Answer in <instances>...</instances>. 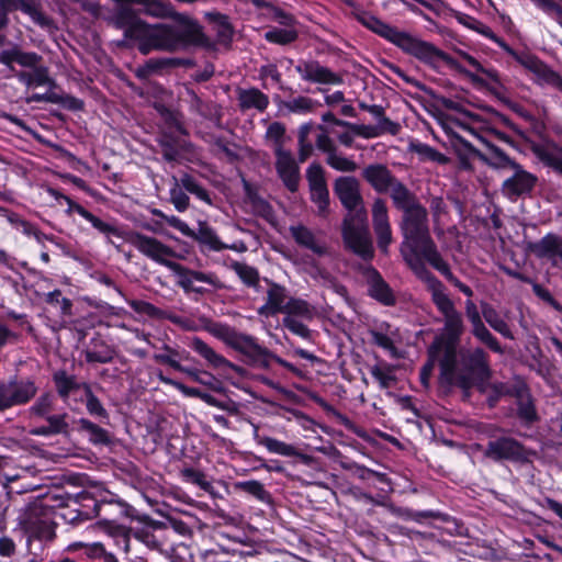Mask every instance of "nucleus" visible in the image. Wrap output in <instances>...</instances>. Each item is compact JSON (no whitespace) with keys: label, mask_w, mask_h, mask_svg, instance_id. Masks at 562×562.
<instances>
[{"label":"nucleus","mask_w":562,"mask_h":562,"mask_svg":"<svg viewBox=\"0 0 562 562\" xmlns=\"http://www.w3.org/2000/svg\"><path fill=\"white\" fill-rule=\"evenodd\" d=\"M362 177L375 192L389 193L393 204L409 191L407 186L382 164L367 166L362 170Z\"/></svg>","instance_id":"obj_8"},{"label":"nucleus","mask_w":562,"mask_h":562,"mask_svg":"<svg viewBox=\"0 0 562 562\" xmlns=\"http://www.w3.org/2000/svg\"><path fill=\"white\" fill-rule=\"evenodd\" d=\"M560 246H562V237L553 233H548L540 240L528 241L526 244V250L539 259H553L558 256Z\"/></svg>","instance_id":"obj_23"},{"label":"nucleus","mask_w":562,"mask_h":562,"mask_svg":"<svg viewBox=\"0 0 562 562\" xmlns=\"http://www.w3.org/2000/svg\"><path fill=\"white\" fill-rule=\"evenodd\" d=\"M254 439L261 446L266 447L271 453L280 454L283 457H296L300 456L296 448L286 442L280 441L272 437H262L258 434V429H255Z\"/></svg>","instance_id":"obj_34"},{"label":"nucleus","mask_w":562,"mask_h":562,"mask_svg":"<svg viewBox=\"0 0 562 562\" xmlns=\"http://www.w3.org/2000/svg\"><path fill=\"white\" fill-rule=\"evenodd\" d=\"M311 199L317 205L318 214L325 216L329 212V191L321 165L313 164L306 170Z\"/></svg>","instance_id":"obj_15"},{"label":"nucleus","mask_w":562,"mask_h":562,"mask_svg":"<svg viewBox=\"0 0 562 562\" xmlns=\"http://www.w3.org/2000/svg\"><path fill=\"white\" fill-rule=\"evenodd\" d=\"M162 348L168 353L155 355L154 356V360L156 362L168 364L172 369H175V370H177L179 372L186 373L187 375H189L195 382H199V383H202V384H205V385L210 384L209 381H205L204 379L201 378L200 373L196 370L181 366L180 362L175 359V356L178 355V352L176 350L170 348L168 345H165Z\"/></svg>","instance_id":"obj_30"},{"label":"nucleus","mask_w":562,"mask_h":562,"mask_svg":"<svg viewBox=\"0 0 562 562\" xmlns=\"http://www.w3.org/2000/svg\"><path fill=\"white\" fill-rule=\"evenodd\" d=\"M186 93L187 98L184 101L187 102L191 113L196 114L204 120L220 123L222 119V108L217 103L211 100L201 99L196 92L190 88L186 89Z\"/></svg>","instance_id":"obj_20"},{"label":"nucleus","mask_w":562,"mask_h":562,"mask_svg":"<svg viewBox=\"0 0 562 562\" xmlns=\"http://www.w3.org/2000/svg\"><path fill=\"white\" fill-rule=\"evenodd\" d=\"M514 175L503 182L502 191L505 196L516 200L519 196L530 194L535 189L538 178L526 171L519 164L515 165Z\"/></svg>","instance_id":"obj_16"},{"label":"nucleus","mask_w":562,"mask_h":562,"mask_svg":"<svg viewBox=\"0 0 562 562\" xmlns=\"http://www.w3.org/2000/svg\"><path fill=\"white\" fill-rule=\"evenodd\" d=\"M179 179L180 184L187 192L193 194L204 203L212 205V199L209 191L193 176L184 172Z\"/></svg>","instance_id":"obj_43"},{"label":"nucleus","mask_w":562,"mask_h":562,"mask_svg":"<svg viewBox=\"0 0 562 562\" xmlns=\"http://www.w3.org/2000/svg\"><path fill=\"white\" fill-rule=\"evenodd\" d=\"M181 476L186 482L195 484L205 492H210L213 488L212 483L206 480L205 474L193 468H184L181 470Z\"/></svg>","instance_id":"obj_63"},{"label":"nucleus","mask_w":562,"mask_h":562,"mask_svg":"<svg viewBox=\"0 0 562 562\" xmlns=\"http://www.w3.org/2000/svg\"><path fill=\"white\" fill-rule=\"evenodd\" d=\"M169 195L170 202L178 212L182 213L189 209V195L187 194V191L183 189V187L180 184V179L177 177H172V186L170 187Z\"/></svg>","instance_id":"obj_51"},{"label":"nucleus","mask_w":562,"mask_h":562,"mask_svg":"<svg viewBox=\"0 0 562 562\" xmlns=\"http://www.w3.org/2000/svg\"><path fill=\"white\" fill-rule=\"evenodd\" d=\"M231 348L245 356L248 364L259 368H268L272 358L268 348L261 346L255 337L244 333L237 335Z\"/></svg>","instance_id":"obj_14"},{"label":"nucleus","mask_w":562,"mask_h":562,"mask_svg":"<svg viewBox=\"0 0 562 562\" xmlns=\"http://www.w3.org/2000/svg\"><path fill=\"white\" fill-rule=\"evenodd\" d=\"M484 456L495 462L522 463L529 460V450L512 437H499L487 442Z\"/></svg>","instance_id":"obj_11"},{"label":"nucleus","mask_w":562,"mask_h":562,"mask_svg":"<svg viewBox=\"0 0 562 562\" xmlns=\"http://www.w3.org/2000/svg\"><path fill=\"white\" fill-rule=\"evenodd\" d=\"M427 261L434 269L440 272L450 283H452L456 288L461 290L464 286V283L461 282L450 270L449 265L445 261L439 251H436L434 255L424 259Z\"/></svg>","instance_id":"obj_47"},{"label":"nucleus","mask_w":562,"mask_h":562,"mask_svg":"<svg viewBox=\"0 0 562 562\" xmlns=\"http://www.w3.org/2000/svg\"><path fill=\"white\" fill-rule=\"evenodd\" d=\"M465 146L469 148L470 153L476 156L480 160L485 162L486 165L493 168H510L513 169L515 165H518L516 161L512 160L504 150L499 147L493 145L490 142H485L486 151H481L472 147L470 144L465 143Z\"/></svg>","instance_id":"obj_22"},{"label":"nucleus","mask_w":562,"mask_h":562,"mask_svg":"<svg viewBox=\"0 0 562 562\" xmlns=\"http://www.w3.org/2000/svg\"><path fill=\"white\" fill-rule=\"evenodd\" d=\"M485 36L494 40L508 55H510L522 67L535 74L540 83H546L554 87L559 91L562 89V76L549 67L536 55L528 52H517L509 47L504 41L499 40L494 33L485 27L481 31Z\"/></svg>","instance_id":"obj_6"},{"label":"nucleus","mask_w":562,"mask_h":562,"mask_svg":"<svg viewBox=\"0 0 562 562\" xmlns=\"http://www.w3.org/2000/svg\"><path fill=\"white\" fill-rule=\"evenodd\" d=\"M48 68L45 66H36L32 68V71H20L16 74V78L20 82L26 87H41L44 86L47 80Z\"/></svg>","instance_id":"obj_52"},{"label":"nucleus","mask_w":562,"mask_h":562,"mask_svg":"<svg viewBox=\"0 0 562 562\" xmlns=\"http://www.w3.org/2000/svg\"><path fill=\"white\" fill-rule=\"evenodd\" d=\"M346 3L352 8L351 13L361 25L392 43L404 53L414 56L429 66H436L439 61H445L462 71L448 54L440 50L431 43L419 40L407 32L400 31L385 23L372 13L361 9L352 0H346Z\"/></svg>","instance_id":"obj_4"},{"label":"nucleus","mask_w":562,"mask_h":562,"mask_svg":"<svg viewBox=\"0 0 562 562\" xmlns=\"http://www.w3.org/2000/svg\"><path fill=\"white\" fill-rule=\"evenodd\" d=\"M532 153L540 161L562 176V146L547 142L532 146Z\"/></svg>","instance_id":"obj_24"},{"label":"nucleus","mask_w":562,"mask_h":562,"mask_svg":"<svg viewBox=\"0 0 562 562\" xmlns=\"http://www.w3.org/2000/svg\"><path fill=\"white\" fill-rule=\"evenodd\" d=\"M265 40L272 44L278 45H288L293 42H295L299 37V32L296 27H290V29H279V27H271L268 30L265 35Z\"/></svg>","instance_id":"obj_44"},{"label":"nucleus","mask_w":562,"mask_h":562,"mask_svg":"<svg viewBox=\"0 0 562 562\" xmlns=\"http://www.w3.org/2000/svg\"><path fill=\"white\" fill-rule=\"evenodd\" d=\"M393 206L402 212L400 223L403 235L401 254L417 278H422L423 274L418 268L428 270L424 259L438 251L437 245L430 235L428 211L412 190L397 200Z\"/></svg>","instance_id":"obj_3"},{"label":"nucleus","mask_w":562,"mask_h":562,"mask_svg":"<svg viewBox=\"0 0 562 562\" xmlns=\"http://www.w3.org/2000/svg\"><path fill=\"white\" fill-rule=\"evenodd\" d=\"M245 190L246 203L250 206L252 213L271 222L274 218V213L269 202L255 192L248 183H245Z\"/></svg>","instance_id":"obj_32"},{"label":"nucleus","mask_w":562,"mask_h":562,"mask_svg":"<svg viewBox=\"0 0 562 562\" xmlns=\"http://www.w3.org/2000/svg\"><path fill=\"white\" fill-rule=\"evenodd\" d=\"M391 510L395 515L400 516L401 518L411 519L416 522H422L424 519H427V518L441 519L443 521L448 520L447 515H445L440 512H436V510L415 512V510H412L408 508H395V507H391Z\"/></svg>","instance_id":"obj_50"},{"label":"nucleus","mask_w":562,"mask_h":562,"mask_svg":"<svg viewBox=\"0 0 562 562\" xmlns=\"http://www.w3.org/2000/svg\"><path fill=\"white\" fill-rule=\"evenodd\" d=\"M276 169L285 188L296 192L300 182V168L292 153L284 148H274Z\"/></svg>","instance_id":"obj_17"},{"label":"nucleus","mask_w":562,"mask_h":562,"mask_svg":"<svg viewBox=\"0 0 562 562\" xmlns=\"http://www.w3.org/2000/svg\"><path fill=\"white\" fill-rule=\"evenodd\" d=\"M205 18L210 23L213 24L218 43L225 45L229 44L233 38L234 29L228 20V16L213 11L205 13Z\"/></svg>","instance_id":"obj_31"},{"label":"nucleus","mask_w":562,"mask_h":562,"mask_svg":"<svg viewBox=\"0 0 562 562\" xmlns=\"http://www.w3.org/2000/svg\"><path fill=\"white\" fill-rule=\"evenodd\" d=\"M517 416L527 425L538 420L539 417L531 396H525L517 402Z\"/></svg>","instance_id":"obj_59"},{"label":"nucleus","mask_w":562,"mask_h":562,"mask_svg":"<svg viewBox=\"0 0 562 562\" xmlns=\"http://www.w3.org/2000/svg\"><path fill=\"white\" fill-rule=\"evenodd\" d=\"M173 65L175 63L168 58H150L144 65L136 68L135 76L138 79L146 80L150 76L160 74L162 69Z\"/></svg>","instance_id":"obj_42"},{"label":"nucleus","mask_w":562,"mask_h":562,"mask_svg":"<svg viewBox=\"0 0 562 562\" xmlns=\"http://www.w3.org/2000/svg\"><path fill=\"white\" fill-rule=\"evenodd\" d=\"M431 295V301L443 317L446 336L437 338L428 352L439 366V383L442 387L460 389L465 397L471 390L484 391L492 376L488 353L480 348H459L464 333V322L453 301L449 297L445 285L429 270L418 268Z\"/></svg>","instance_id":"obj_1"},{"label":"nucleus","mask_w":562,"mask_h":562,"mask_svg":"<svg viewBox=\"0 0 562 562\" xmlns=\"http://www.w3.org/2000/svg\"><path fill=\"white\" fill-rule=\"evenodd\" d=\"M54 382L59 396L63 398H67L72 391L82 389V383H78L74 375H68L65 371L56 372Z\"/></svg>","instance_id":"obj_48"},{"label":"nucleus","mask_w":562,"mask_h":562,"mask_svg":"<svg viewBox=\"0 0 562 562\" xmlns=\"http://www.w3.org/2000/svg\"><path fill=\"white\" fill-rule=\"evenodd\" d=\"M127 241L144 256L165 267H167L168 262H172L169 258L176 256V251L171 247L162 244L155 237L142 233H131L127 237Z\"/></svg>","instance_id":"obj_13"},{"label":"nucleus","mask_w":562,"mask_h":562,"mask_svg":"<svg viewBox=\"0 0 562 562\" xmlns=\"http://www.w3.org/2000/svg\"><path fill=\"white\" fill-rule=\"evenodd\" d=\"M167 268L173 272V274L177 277V284L187 293H205V289L202 286H196L194 284L195 282L207 283L215 289L224 288V284L220 281L215 273H205L202 271L191 270L176 261L168 262Z\"/></svg>","instance_id":"obj_12"},{"label":"nucleus","mask_w":562,"mask_h":562,"mask_svg":"<svg viewBox=\"0 0 562 562\" xmlns=\"http://www.w3.org/2000/svg\"><path fill=\"white\" fill-rule=\"evenodd\" d=\"M189 238L196 240L199 244L206 246L213 251L232 249L234 251L243 252L247 250V247L243 241L234 243L232 245L221 241L215 231L205 222H199L198 231H193V236H190Z\"/></svg>","instance_id":"obj_19"},{"label":"nucleus","mask_w":562,"mask_h":562,"mask_svg":"<svg viewBox=\"0 0 562 562\" xmlns=\"http://www.w3.org/2000/svg\"><path fill=\"white\" fill-rule=\"evenodd\" d=\"M427 261L434 269L440 272L450 283H452L456 288L461 290L464 286V283L461 282L450 270L449 265L445 261L439 251H436L434 255L424 259Z\"/></svg>","instance_id":"obj_46"},{"label":"nucleus","mask_w":562,"mask_h":562,"mask_svg":"<svg viewBox=\"0 0 562 562\" xmlns=\"http://www.w3.org/2000/svg\"><path fill=\"white\" fill-rule=\"evenodd\" d=\"M47 425L32 428L30 434L33 436L49 437L55 435L68 436L70 434V427L67 422L68 414H49L44 418Z\"/></svg>","instance_id":"obj_27"},{"label":"nucleus","mask_w":562,"mask_h":562,"mask_svg":"<svg viewBox=\"0 0 562 562\" xmlns=\"http://www.w3.org/2000/svg\"><path fill=\"white\" fill-rule=\"evenodd\" d=\"M79 430L87 434L88 439L93 445H109L111 437L108 430L103 429L99 425L92 423L87 418H80L78 420Z\"/></svg>","instance_id":"obj_38"},{"label":"nucleus","mask_w":562,"mask_h":562,"mask_svg":"<svg viewBox=\"0 0 562 562\" xmlns=\"http://www.w3.org/2000/svg\"><path fill=\"white\" fill-rule=\"evenodd\" d=\"M82 390L86 396V408L88 413L101 419V422L109 420V413L100 402V400L93 394L90 385L88 383H82Z\"/></svg>","instance_id":"obj_45"},{"label":"nucleus","mask_w":562,"mask_h":562,"mask_svg":"<svg viewBox=\"0 0 562 562\" xmlns=\"http://www.w3.org/2000/svg\"><path fill=\"white\" fill-rule=\"evenodd\" d=\"M203 328L229 347L233 346L237 335L239 334V331H237L234 327L224 323L213 322L211 319L203 321Z\"/></svg>","instance_id":"obj_35"},{"label":"nucleus","mask_w":562,"mask_h":562,"mask_svg":"<svg viewBox=\"0 0 562 562\" xmlns=\"http://www.w3.org/2000/svg\"><path fill=\"white\" fill-rule=\"evenodd\" d=\"M77 213L82 216L86 221H88L95 229H98L100 233L104 235H114V236H121L120 231L93 215L91 212L86 210L85 207H78Z\"/></svg>","instance_id":"obj_56"},{"label":"nucleus","mask_w":562,"mask_h":562,"mask_svg":"<svg viewBox=\"0 0 562 562\" xmlns=\"http://www.w3.org/2000/svg\"><path fill=\"white\" fill-rule=\"evenodd\" d=\"M316 102L307 97H296L283 103V106L291 113H311L314 111Z\"/></svg>","instance_id":"obj_62"},{"label":"nucleus","mask_w":562,"mask_h":562,"mask_svg":"<svg viewBox=\"0 0 562 562\" xmlns=\"http://www.w3.org/2000/svg\"><path fill=\"white\" fill-rule=\"evenodd\" d=\"M333 190L341 205L347 210L345 218H348V221L351 218L363 221V218H367L368 212L361 194L360 182L357 178L351 176L338 177L334 182Z\"/></svg>","instance_id":"obj_7"},{"label":"nucleus","mask_w":562,"mask_h":562,"mask_svg":"<svg viewBox=\"0 0 562 562\" xmlns=\"http://www.w3.org/2000/svg\"><path fill=\"white\" fill-rule=\"evenodd\" d=\"M194 352L201 356L206 363L213 369L229 368L234 371H238L239 368L227 360L224 356L217 353L210 345L203 341L199 337L191 338L188 345Z\"/></svg>","instance_id":"obj_21"},{"label":"nucleus","mask_w":562,"mask_h":562,"mask_svg":"<svg viewBox=\"0 0 562 562\" xmlns=\"http://www.w3.org/2000/svg\"><path fill=\"white\" fill-rule=\"evenodd\" d=\"M235 487L247 494L252 495L258 501L270 504L272 502L271 494L265 488V485L256 480L237 482Z\"/></svg>","instance_id":"obj_49"},{"label":"nucleus","mask_w":562,"mask_h":562,"mask_svg":"<svg viewBox=\"0 0 562 562\" xmlns=\"http://www.w3.org/2000/svg\"><path fill=\"white\" fill-rule=\"evenodd\" d=\"M308 273L314 280L331 289L338 295L347 296L348 291L346 286L339 283L335 277H333L327 270L321 268L315 261H312Z\"/></svg>","instance_id":"obj_36"},{"label":"nucleus","mask_w":562,"mask_h":562,"mask_svg":"<svg viewBox=\"0 0 562 562\" xmlns=\"http://www.w3.org/2000/svg\"><path fill=\"white\" fill-rule=\"evenodd\" d=\"M54 409V400L48 393L42 394L35 403L30 407V413L33 416L45 418L52 414Z\"/></svg>","instance_id":"obj_64"},{"label":"nucleus","mask_w":562,"mask_h":562,"mask_svg":"<svg viewBox=\"0 0 562 562\" xmlns=\"http://www.w3.org/2000/svg\"><path fill=\"white\" fill-rule=\"evenodd\" d=\"M114 7L109 23L122 30L124 37L137 42L138 50L147 55L151 50L173 52L193 42V33L186 27L169 24H148L140 14L165 19L172 16L169 0H112Z\"/></svg>","instance_id":"obj_2"},{"label":"nucleus","mask_w":562,"mask_h":562,"mask_svg":"<svg viewBox=\"0 0 562 562\" xmlns=\"http://www.w3.org/2000/svg\"><path fill=\"white\" fill-rule=\"evenodd\" d=\"M37 393L35 382L27 379L11 378L0 383V412L27 404Z\"/></svg>","instance_id":"obj_10"},{"label":"nucleus","mask_w":562,"mask_h":562,"mask_svg":"<svg viewBox=\"0 0 562 562\" xmlns=\"http://www.w3.org/2000/svg\"><path fill=\"white\" fill-rule=\"evenodd\" d=\"M80 547L83 549V554L92 562H120L117 557L106 550L101 542L80 543Z\"/></svg>","instance_id":"obj_39"},{"label":"nucleus","mask_w":562,"mask_h":562,"mask_svg":"<svg viewBox=\"0 0 562 562\" xmlns=\"http://www.w3.org/2000/svg\"><path fill=\"white\" fill-rule=\"evenodd\" d=\"M472 335L480 340L482 344H484L486 347H488L492 351L502 355L504 352L501 344L498 340L492 335V333L487 329V327L484 325V323L476 324L471 329Z\"/></svg>","instance_id":"obj_54"},{"label":"nucleus","mask_w":562,"mask_h":562,"mask_svg":"<svg viewBox=\"0 0 562 562\" xmlns=\"http://www.w3.org/2000/svg\"><path fill=\"white\" fill-rule=\"evenodd\" d=\"M290 233L297 245L310 249L313 254L324 256L328 252L326 244L319 240L306 226H291Z\"/></svg>","instance_id":"obj_25"},{"label":"nucleus","mask_w":562,"mask_h":562,"mask_svg":"<svg viewBox=\"0 0 562 562\" xmlns=\"http://www.w3.org/2000/svg\"><path fill=\"white\" fill-rule=\"evenodd\" d=\"M267 301L278 313H283L289 301L288 291L284 286L271 282L267 291Z\"/></svg>","instance_id":"obj_53"},{"label":"nucleus","mask_w":562,"mask_h":562,"mask_svg":"<svg viewBox=\"0 0 562 562\" xmlns=\"http://www.w3.org/2000/svg\"><path fill=\"white\" fill-rule=\"evenodd\" d=\"M237 101L241 111L255 109L265 112L269 105V97L257 88L238 89Z\"/></svg>","instance_id":"obj_28"},{"label":"nucleus","mask_w":562,"mask_h":562,"mask_svg":"<svg viewBox=\"0 0 562 562\" xmlns=\"http://www.w3.org/2000/svg\"><path fill=\"white\" fill-rule=\"evenodd\" d=\"M52 509L42 503L26 507L20 518V527L26 538V553L11 562H43L46 544L55 538Z\"/></svg>","instance_id":"obj_5"},{"label":"nucleus","mask_w":562,"mask_h":562,"mask_svg":"<svg viewBox=\"0 0 562 562\" xmlns=\"http://www.w3.org/2000/svg\"><path fill=\"white\" fill-rule=\"evenodd\" d=\"M304 319L295 318L293 316H284L282 318V326L292 334L301 337L304 340H312V330L303 323Z\"/></svg>","instance_id":"obj_60"},{"label":"nucleus","mask_w":562,"mask_h":562,"mask_svg":"<svg viewBox=\"0 0 562 562\" xmlns=\"http://www.w3.org/2000/svg\"><path fill=\"white\" fill-rule=\"evenodd\" d=\"M295 71L305 81L321 85H340L342 78L331 71L329 68L322 66L316 60H302L295 66Z\"/></svg>","instance_id":"obj_18"},{"label":"nucleus","mask_w":562,"mask_h":562,"mask_svg":"<svg viewBox=\"0 0 562 562\" xmlns=\"http://www.w3.org/2000/svg\"><path fill=\"white\" fill-rule=\"evenodd\" d=\"M158 144L161 147L162 157L169 162H176L180 156L189 147V143L184 139L173 136L169 132H162L158 138Z\"/></svg>","instance_id":"obj_29"},{"label":"nucleus","mask_w":562,"mask_h":562,"mask_svg":"<svg viewBox=\"0 0 562 562\" xmlns=\"http://www.w3.org/2000/svg\"><path fill=\"white\" fill-rule=\"evenodd\" d=\"M411 150L417 154L423 160L435 161L441 165L448 161V158L443 154L424 143H412Z\"/></svg>","instance_id":"obj_55"},{"label":"nucleus","mask_w":562,"mask_h":562,"mask_svg":"<svg viewBox=\"0 0 562 562\" xmlns=\"http://www.w3.org/2000/svg\"><path fill=\"white\" fill-rule=\"evenodd\" d=\"M369 294L384 305L395 304V297L389 284L382 279L379 271L372 267L368 269Z\"/></svg>","instance_id":"obj_26"},{"label":"nucleus","mask_w":562,"mask_h":562,"mask_svg":"<svg viewBox=\"0 0 562 562\" xmlns=\"http://www.w3.org/2000/svg\"><path fill=\"white\" fill-rule=\"evenodd\" d=\"M88 363H109L114 359L115 350L104 341H100L93 349L83 351Z\"/></svg>","instance_id":"obj_40"},{"label":"nucleus","mask_w":562,"mask_h":562,"mask_svg":"<svg viewBox=\"0 0 562 562\" xmlns=\"http://www.w3.org/2000/svg\"><path fill=\"white\" fill-rule=\"evenodd\" d=\"M127 303L136 313L147 315L155 319H169L171 323L178 325L182 323L179 316L167 314L165 311L156 307L149 302L142 300H127Z\"/></svg>","instance_id":"obj_33"},{"label":"nucleus","mask_w":562,"mask_h":562,"mask_svg":"<svg viewBox=\"0 0 562 562\" xmlns=\"http://www.w3.org/2000/svg\"><path fill=\"white\" fill-rule=\"evenodd\" d=\"M326 162L333 169L341 172H353L358 168L353 160L338 154L337 149L334 153H329V156L326 157Z\"/></svg>","instance_id":"obj_61"},{"label":"nucleus","mask_w":562,"mask_h":562,"mask_svg":"<svg viewBox=\"0 0 562 562\" xmlns=\"http://www.w3.org/2000/svg\"><path fill=\"white\" fill-rule=\"evenodd\" d=\"M482 316L485 322L498 334L507 339H514V335L508 324L502 318L498 312L488 304L482 305Z\"/></svg>","instance_id":"obj_37"},{"label":"nucleus","mask_w":562,"mask_h":562,"mask_svg":"<svg viewBox=\"0 0 562 562\" xmlns=\"http://www.w3.org/2000/svg\"><path fill=\"white\" fill-rule=\"evenodd\" d=\"M283 314H285V316L312 321L314 317V308L302 299L291 297L286 302V307L284 308Z\"/></svg>","instance_id":"obj_41"},{"label":"nucleus","mask_w":562,"mask_h":562,"mask_svg":"<svg viewBox=\"0 0 562 562\" xmlns=\"http://www.w3.org/2000/svg\"><path fill=\"white\" fill-rule=\"evenodd\" d=\"M232 269L247 286H257L259 283L258 270L241 262H234Z\"/></svg>","instance_id":"obj_58"},{"label":"nucleus","mask_w":562,"mask_h":562,"mask_svg":"<svg viewBox=\"0 0 562 562\" xmlns=\"http://www.w3.org/2000/svg\"><path fill=\"white\" fill-rule=\"evenodd\" d=\"M342 237L346 246L366 261L374 256V249L369 232L368 217L360 220L344 218Z\"/></svg>","instance_id":"obj_9"},{"label":"nucleus","mask_w":562,"mask_h":562,"mask_svg":"<svg viewBox=\"0 0 562 562\" xmlns=\"http://www.w3.org/2000/svg\"><path fill=\"white\" fill-rule=\"evenodd\" d=\"M372 222H373V229L391 226L390 221H389V210H387L386 202L381 198H376L373 201Z\"/></svg>","instance_id":"obj_57"}]
</instances>
